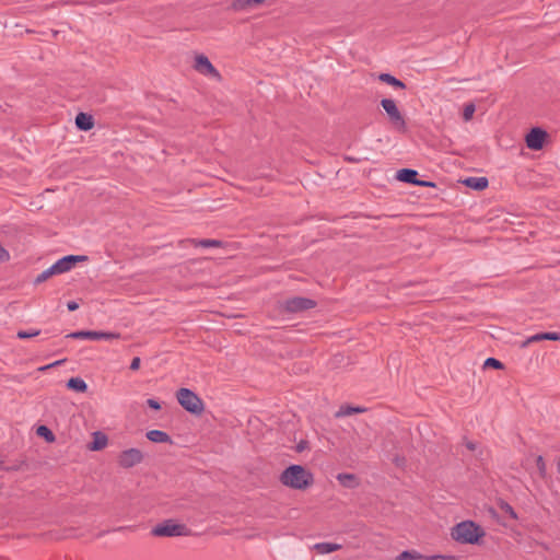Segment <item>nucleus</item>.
I'll use <instances>...</instances> for the list:
<instances>
[{
  "label": "nucleus",
  "instance_id": "f257e3e1",
  "mask_svg": "<svg viewBox=\"0 0 560 560\" xmlns=\"http://www.w3.org/2000/svg\"><path fill=\"white\" fill-rule=\"evenodd\" d=\"M280 481L285 487L304 490L314 482L313 474L301 465H291L280 475Z\"/></svg>",
  "mask_w": 560,
  "mask_h": 560
},
{
  "label": "nucleus",
  "instance_id": "f03ea898",
  "mask_svg": "<svg viewBox=\"0 0 560 560\" xmlns=\"http://www.w3.org/2000/svg\"><path fill=\"white\" fill-rule=\"evenodd\" d=\"M451 536L459 544L475 545L485 536V532L475 522L463 521L452 528Z\"/></svg>",
  "mask_w": 560,
  "mask_h": 560
},
{
  "label": "nucleus",
  "instance_id": "7ed1b4c3",
  "mask_svg": "<svg viewBox=\"0 0 560 560\" xmlns=\"http://www.w3.org/2000/svg\"><path fill=\"white\" fill-rule=\"evenodd\" d=\"M88 260V256L84 255H68L58 259L49 268L42 271L35 279V283H42L48 280L50 277L56 275L65 273L71 270L75 262Z\"/></svg>",
  "mask_w": 560,
  "mask_h": 560
},
{
  "label": "nucleus",
  "instance_id": "20e7f679",
  "mask_svg": "<svg viewBox=\"0 0 560 560\" xmlns=\"http://www.w3.org/2000/svg\"><path fill=\"white\" fill-rule=\"evenodd\" d=\"M179 405L188 412L200 415L203 409V402L197 394L188 388H180L176 394Z\"/></svg>",
  "mask_w": 560,
  "mask_h": 560
},
{
  "label": "nucleus",
  "instance_id": "39448f33",
  "mask_svg": "<svg viewBox=\"0 0 560 560\" xmlns=\"http://www.w3.org/2000/svg\"><path fill=\"white\" fill-rule=\"evenodd\" d=\"M383 109L386 112L388 119L395 130L405 132L407 130L406 120L398 109L396 103L392 98H383L381 101Z\"/></svg>",
  "mask_w": 560,
  "mask_h": 560
},
{
  "label": "nucleus",
  "instance_id": "423d86ee",
  "mask_svg": "<svg viewBox=\"0 0 560 560\" xmlns=\"http://www.w3.org/2000/svg\"><path fill=\"white\" fill-rule=\"evenodd\" d=\"M189 529L186 525L167 520L153 527L152 534L158 537H176L188 535Z\"/></svg>",
  "mask_w": 560,
  "mask_h": 560
},
{
  "label": "nucleus",
  "instance_id": "0eeeda50",
  "mask_svg": "<svg viewBox=\"0 0 560 560\" xmlns=\"http://www.w3.org/2000/svg\"><path fill=\"white\" fill-rule=\"evenodd\" d=\"M67 337L72 338V339L114 340V339H119L120 335L117 332L79 330V331L69 334Z\"/></svg>",
  "mask_w": 560,
  "mask_h": 560
},
{
  "label": "nucleus",
  "instance_id": "6e6552de",
  "mask_svg": "<svg viewBox=\"0 0 560 560\" xmlns=\"http://www.w3.org/2000/svg\"><path fill=\"white\" fill-rule=\"evenodd\" d=\"M316 303L315 301L307 299V298H301L295 296L288 299L283 302L282 307L289 313H299L302 311H306L310 308L315 307Z\"/></svg>",
  "mask_w": 560,
  "mask_h": 560
},
{
  "label": "nucleus",
  "instance_id": "1a4fd4ad",
  "mask_svg": "<svg viewBox=\"0 0 560 560\" xmlns=\"http://www.w3.org/2000/svg\"><path fill=\"white\" fill-rule=\"evenodd\" d=\"M195 70L202 75L220 80L219 71L213 67L209 58L205 55H197L195 58Z\"/></svg>",
  "mask_w": 560,
  "mask_h": 560
},
{
  "label": "nucleus",
  "instance_id": "9d476101",
  "mask_svg": "<svg viewBox=\"0 0 560 560\" xmlns=\"http://www.w3.org/2000/svg\"><path fill=\"white\" fill-rule=\"evenodd\" d=\"M143 459V454L138 448H128L119 455L118 463L124 468H131L140 464Z\"/></svg>",
  "mask_w": 560,
  "mask_h": 560
},
{
  "label": "nucleus",
  "instance_id": "9b49d317",
  "mask_svg": "<svg viewBox=\"0 0 560 560\" xmlns=\"http://www.w3.org/2000/svg\"><path fill=\"white\" fill-rule=\"evenodd\" d=\"M546 137V131L540 128H533L525 138L527 148L536 151L542 149Z\"/></svg>",
  "mask_w": 560,
  "mask_h": 560
},
{
  "label": "nucleus",
  "instance_id": "f8f14e48",
  "mask_svg": "<svg viewBox=\"0 0 560 560\" xmlns=\"http://www.w3.org/2000/svg\"><path fill=\"white\" fill-rule=\"evenodd\" d=\"M542 340H552V341H560V334L556 331H548V332H538L536 335L527 337L524 341L520 343V348L525 349L530 343L536 342L539 343V341Z\"/></svg>",
  "mask_w": 560,
  "mask_h": 560
},
{
  "label": "nucleus",
  "instance_id": "ddd939ff",
  "mask_svg": "<svg viewBox=\"0 0 560 560\" xmlns=\"http://www.w3.org/2000/svg\"><path fill=\"white\" fill-rule=\"evenodd\" d=\"M342 546L336 542H317L312 546V549L315 550L319 555H328L340 550Z\"/></svg>",
  "mask_w": 560,
  "mask_h": 560
},
{
  "label": "nucleus",
  "instance_id": "4468645a",
  "mask_svg": "<svg viewBox=\"0 0 560 560\" xmlns=\"http://www.w3.org/2000/svg\"><path fill=\"white\" fill-rule=\"evenodd\" d=\"M145 436L153 443H172L171 436L161 430H150L147 432Z\"/></svg>",
  "mask_w": 560,
  "mask_h": 560
},
{
  "label": "nucleus",
  "instance_id": "2eb2a0df",
  "mask_svg": "<svg viewBox=\"0 0 560 560\" xmlns=\"http://www.w3.org/2000/svg\"><path fill=\"white\" fill-rule=\"evenodd\" d=\"M75 125L80 130L88 131L93 128V117L84 113H79L75 117Z\"/></svg>",
  "mask_w": 560,
  "mask_h": 560
},
{
  "label": "nucleus",
  "instance_id": "dca6fc26",
  "mask_svg": "<svg viewBox=\"0 0 560 560\" xmlns=\"http://www.w3.org/2000/svg\"><path fill=\"white\" fill-rule=\"evenodd\" d=\"M417 175H418V172L415 170L401 168L397 172L396 177H397V179H399L401 182L416 185L418 183Z\"/></svg>",
  "mask_w": 560,
  "mask_h": 560
},
{
  "label": "nucleus",
  "instance_id": "f3484780",
  "mask_svg": "<svg viewBox=\"0 0 560 560\" xmlns=\"http://www.w3.org/2000/svg\"><path fill=\"white\" fill-rule=\"evenodd\" d=\"M257 5H259L258 0H234L232 2L234 11H248Z\"/></svg>",
  "mask_w": 560,
  "mask_h": 560
},
{
  "label": "nucleus",
  "instance_id": "a211bd4d",
  "mask_svg": "<svg viewBox=\"0 0 560 560\" xmlns=\"http://www.w3.org/2000/svg\"><path fill=\"white\" fill-rule=\"evenodd\" d=\"M464 183L476 190H482L488 187V179L486 177H468Z\"/></svg>",
  "mask_w": 560,
  "mask_h": 560
},
{
  "label": "nucleus",
  "instance_id": "6ab92c4d",
  "mask_svg": "<svg viewBox=\"0 0 560 560\" xmlns=\"http://www.w3.org/2000/svg\"><path fill=\"white\" fill-rule=\"evenodd\" d=\"M67 387L78 393H84L88 389V385L81 377H72L68 381Z\"/></svg>",
  "mask_w": 560,
  "mask_h": 560
},
{
  "label": "nucleus",
  "instance_id": "aec40b11",
  "mask_svg": "<svg viewBox=\"0 0 560 560\" xmlns=\"http://www.w3.org/2000/svg\"><path fill=\"white\" fill-rule=\"evenodd\" d=\"M378 79L382 81V82H385L394 88H398V89H405L406 85L402 81L398 80L397 78H395L394 75L389 74V73H381L378 75Z\"/></svg>",
  "mask_w": 560,
  "mask_h": 560
},
{
  "label": "nucleus",
  "instance_id": "412c9836",
  "mask_svg": "<svg viewBox=\"0 0 560 560\" xmlns=\"http://www.w3.org/2000/svg\"><path fill=\"white\" fill-rule=\"evenodd\" d=\"M106 444H107V438L104 434L96 432L94 434V441L91 445V450L100 451V450L104 448L106 446Z\"/></svg>",
  "mask_w": 560,
  "mask_h": 560
},
{
  "label": "nucleus",
  "instance_id": "4be33fe9",
  "mask_svg": "<svg viewBox=\"0 0 560 560\" xmlns=\"http://www.w3.org/2000/svg\"><path fill=\"white\" fill-rule=\"evenodd\" d=\"M363 411H364V408L347 406V407H341L339 409V411L336 413V416L337 417H346V416H350V415L359 413V412H363Z\"/></svg>",
  "mask_w": 560,
  "mask_h": 560
},
{
  "label": "nucleus",
  "instance_id": "5701e85b",
  "mask_svg": "<svg viewBox=\"0 0 560 560\" xmlns=\"http://www.w3.org/2000/svg\"><path fill=\"white\" fill-rule=\"evenodd\" d=\"M422 558V555L417 551H402L396 558V560H419Z\"/></svg>",
  "mask_w": 560,
  "mask_h": 560
},
{
  "label": "nucleus",
  "instance_id": "b1692460",
  "mask_svg": "<svg viewBox=\"0 0 560 560\" xmlns=\"http://www.w3.org/2000/svg\"><path fill=\"white\" fill-rule=\"evenodd\" d=\"M37 434L45 438L48 442H52L55 440V435L46 425L38 427Z\"/></svg>",
  "mask_w": 560,
  "mask_h": 560
},
{
  "label": "nucleus",
  "instance_id": "393cba45",
  "mask_svg": "<svg viewBox=\"0 0 560 560\" xmlns=\"http://www.w3.org/2000/svg\"><path fill=\"white\" fill-rule=\"evenodd\" d=\"M338 481L346 487H352L354 481V476L350 474H339L337 476Z\"/></svg>",
  "mask_w": 560,
  "mask_h": 560
},
{
  "label": "nucleus",
  "instance_id": "a878e982",
  "mask_svg": "<svg viewBox=\"0 0 560 560\" xmlns=\"http://www.w3.org/2000/svg\"><path fill=\"white\" fill-rule=\"evenodd\" d=\"M476 107L472 103L465 105L463 112V118L465 121H468L472 118Z\"/></svg>",
  "mask_w": 560,
  "mask_h": 560
},
{
  "label": "nucleus",
  "instance_id": "bb28decb",
  "mask_svg": "<svg viewBox=\"0 0 560 560\" xmlns=\"http://www.w3.org/2000/svg\"><path fill=\"white\" fill-rule=\"evenodd\" d=\"M38 335H39V330H36V329L20 330L16 334L18 338H20V339L32 338V337H36Z\"/></svg>",
  "mask_w": 560,
  "mask_h": 560
},
{
  "label": "nucleus",
  "instance_id": "cd10ccee",
  "mask_svg": "<svg viewBox=\"0 0 560 560\" xmlns=\"http://www.w3.org/2000/svg\"><path fill=\"white\" fill-rule=\"evenodd\" d=\"M485 368L502 369L503 364L495 358H488L485 361Z\"/></svg>",
  "mask_w": 560,
  "mask_h": 560
},
{
  "label": "nucleus",
  "instance_id": "c85d7f7f",
  "mask_svg": "<svg viewBox=\"0 0 560 560\" xmlns=\"http://www.w3.org/2000/svg\"><path fill=\"white\" fill-rule=\"evenodd\" d=\"M202 247H218L220 245V241L217 240H201L197 243Z\"/></svg>",
  "mask_w": 560,
  "mask_h": 560
},
{
  "label": "nucleus",
  "instance_id": "c756f323",
  "mask_svg": "<svg viewBox=\"0 0 560 560\" xmlns=\"http://www.w3.org/2000/svg\"><path fill=\"white\" fill-rule=\"evenodd\" d=\"M502 510H503L506 514H509V516H510L511 518H513V520H516V518H517V514H516V512L514 511V509H513L510 504H508V503H506V504H504V505L502 506Z\"/></svg>",
  "mask_w": 560,
  "mask_h": 560
},
{
  "label": "nucleus",
  "instance_id": "7c9ffc66",
  "mask_svg": "<svg viewBox=\"0 0 560 560\" xmlns=\"http://www.w3.org/2000/svg\"><path fill=\"white\" fill-rule=\"evenodd\" d=\"M427 560H456V559L454 556L438 555V556H432V557L428 558Z\"/></svg>",
  "mask_w": 560,
  "mask_h": 560
},
{
  "label": "nucleus",
  "instance_id": "2f4dec72",
  "mask_svg": "<svg viewBox=\"0 0 560 560\" xmlns=\"http://www.w3.org/2000/svg\"><path fill=\"white\" fill-rule=\"evenodd\" d=\"M147 404H148V406L150 408H152L154 410L161 409L160 402L158 400H155V399L150 398V399L147 400Z\"/></svg>",
  "mask_w": 560,
  "mask_h": 560
},
{
  "label": "nucleus",
  "instance_id": "473e14b6",
  "mask_svg": "<svg viewBox=\"0 0 560 560\" xmlns=\"http://www.w3.org/2000/svg\"><path fill=\"white\" fill-rule=\"evenodd\" d=\"M141 360L139 357H135L130 363V369L137 371L140 368Z\"/></svg>",
  "mask_w": 560,
  "mask_h": 560
},
{
  "label": "nucleus",
  "instance_id": "72a5a7b5",
  "mask_svg": "<svg viewBox=\"0 0 560 560\" xmlns=\"http://www.w3.org/2000/svg\"><path fill=\"white\" fill-rule=\"evenodd\" d=\"M10 255L8 253L7 249H4L1 245H0V262L2 261H7L9 259Z\"/></svg>",
  "mask_w": 560,
  "mask_h": 560
},
{
  "label": "nucleus",
  "instance_id": "f704fd0d",
  "mask_svg": "<svg viewBox=\"0 0 560 560\" xmlns=\"http://www.w3.org/2000/svg\"><path fill=\"white\" fill-rule=\"evenodd\" d=\"M67 307L69 311L73 312V311L78 310L79 304L74 301H70V302H68Z\"/></svg>",
  "mask_w": 560,
  "mask_h": 560
},
{
  "label": "nucleus",
  "instance_id": "c9c22d12",
  "mask_svg": "<svg viewBox=\"0 0 560 560\" xmlns=\"http://www.w3.org/2000/svg\"><path fill=\"white\" fill-rule=\"evenodd\" d=\"M416 185H419V186H422V187H432V186H434L433 183L427 182V180H418V183Z\"/></svg>",
  "mask_w": 560,
  "mask_h": 560
},
{
  "label": "nucleus",
  "instance_id": "e433bc0d",
  "mask_svg": "<svg viewBox=\"0 0 560 560\" xmlns=\"http://www.w3.org/2000/svg\"><path fill=\"white\" fill-rule=\"evenodd\" d=\"M537 464H538V466H539L540 468H544L545 463H544V459H542V457H541V456H538V457H537Z\"/></svg>",
  "mask_w": 560,
  "mask_h": 560
},
{
  "label": "nucleus",
  "instance_id": "4c0bfd02",
  "mask_svg": "<svg viewBox=\"0 0 560 560\" xmlns=\"http://www.w3.org/2000/svg\"><path fill=\"white\" fill-rule=\"evenodd\" d=\"M466 446H467V448H469L470 451H475V448H476V444H475V443H472V442H467V443H466Z\"/></svg>",
  "mask_w": 560,
  "mask_h": 560
},
{
  "label": "nucleus",
  "instance_id": "58836bf2",
  "mask_svg": "<svg viewBox=\"0 0 560 560\" xmlns=\"http://www.w3.org/2000/svg\"><path fill=\"white\" fill-rule=\"evenodd\" d=\"M50 365H47V366H43L40 370H46L48 369Z\"/></svg>",
  "mask_w": 560,
  "mask_h": 560
}]
</instances>
